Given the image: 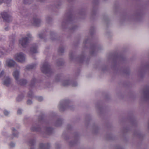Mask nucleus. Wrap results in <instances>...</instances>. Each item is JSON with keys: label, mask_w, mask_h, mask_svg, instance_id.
Returning <instances> with one entry per match:
<instances>
[{"label": "nucleus", "mask_w": 149, "mask_h": 149, "mask_svg": "<svg viewBox=\"0 0 149 149\" xmlns=\"http://www.w3.org/2000/svg\"><path fill=\"white\" fill-rule=\"evenodd\" d=\"M31 39V36L30 34H28L26 37L23 38L19 40V43L22 46L24 47H26L28 45L29 41Z\"/></svg>", "instance_id": "nucleus-1"}, {"label": "nucleus", "mask_w": 149, "mask_h": 149, "mask_svg": "<svg viewBox=\"0 0 149 149\" xmlns=\"http://www.w3.org/2000/svg\"><path fill=\"white\" fill-rule=\"evenodd\" d=\"M13 75L15 79L17 81L18 83L21 85H24L26 84L27 81L25 79H21L19 81L18 79L19 75V71L17 70L13 72Z\"/></svg>", "instance_id": "nucleus-2"}, {"label": "nucleus", "mask_w": 149, "mask_h": 149, "mask_svg": "<svg viewBox=\"0 0 149 149\" xmlns=\"http://www.w3.org/2000/svg\"><path fill=\"white\" fill-rule=\"evenodd\" d=\"M41 70L43 73L46 74L50 73L52 72L50 66L47 62L43 63L41 67Z\"/></svg>", "instance_id": "nucleus-3"}, {"label": "nucleus", "mask_w": 149, "mask_h": 149, "mask_svg": "<svg viewBox=\"0 0 149 149\" xmlns=\"http://www.w3.org/2000/svg\"><path fill=\"white\" fill-rule=\"evenodd\" d=\"M15 58L16 61L20 63L24 62L25 59L24 55L22 53H19L15 54Z\"/></svg>", "instance_id": "nucleus-4"}, {"label": "nucleus", "mask_w": 149, "mask_h": 149, "mask_svg": "<svg viewBox=\"0 0 149 149\" xmlns=\"http://www.w3.org/2000/svg\"><path fill=\"white\" fill-rule=\"evenodd\" d=\"M1 15L4 21L9 22L11 21L12 19L11 16L9 15L6 12H2Z\"/></svg>", "instance_id": "nucleus-5"}, {"label": "nucleus", "mask_w": 149, "mask_h": 149, "mask_svg": "<svg viewBox=\"0 0 149 149\" xmlns=\"http://www.w3.org/2000/svg\"><path fill=\"white\" fill-rule=\"evenodd\" d=\"M6 63L8 66L11 67L15 65V63L13 60L8 59L6 60Z\"/></svg>", "instance_id": "nucleus-6"}, {"label": "nucleus", "mask_w": 149, "mask_h": 149, "mask_svg": "<svg viewBox=\"0 0 149 149\" xmlns=\"http://www.w3.org/2000/svg\"><path fill=\"white\" fill-rule=\"evenodd\" d=\"M50 146V144L49 143L45 144L40 143L39 145V148L40 149H48Z\"/></svg>", "instance_id": "nucleus-7"}, {"label": "nucleus", "mask_w": 149, "mask_h": 149, "mask_svg": "<svg viewBox=\"0 0 149 149\" xmlns=\"http://www.w3.org/2000/svg\"><path fill=\"white\" fill-rule=\"evenodd\" d=\"M10 82V79L9 77H7L3 82V84L6 86H8Z\"/></svg>", "instance_id": "nucleus-8"}, {"label": "nucleus", "mask_w": 149, "mask_h": 149, "mask_svg": "<svg viewBox=\"0 0 149 149\" xmlns=\"http://www.w3.org/2000/svg\"><path fill=\"white\" fill-rule=\"evenodd\" d=\"M62 102H60L59 105L60 106V109H61V107L66 106V104L68 102V101L67 100H63L62 101Z\"/></svg>", "instance_id": "nucleus-9"}, {"label": "nucleus", "mask_w": 149, "mask_h": 149, "mask_svg": "<svg viewBox=\"0 0 149 149\" xmlns=\"http://www.w3.org/2000/svg\"><path fill=\"white\" fill-rule=\"evenodd\" d=\"M31 51L33 53L38 52L37 47L36 45H33L31 48Z\"/></svg>", "instance_id": "nucleus-10"}, {"label": "nucleus", "mask_w": 149, "mask_h": 149, "mask_svg": "<svg viewBox=\"0 0 149 149\" xmlns=\"http://www.w3.org/2000/svg\"><path fill=\"white\" fill-rule=\"evenodd\" d=\"M36 64L28 65L26 66V69L28 70H30L36 67Z\"/></svg>", "instance_id": "nucleus-11"}, {"label": "nucleus", "mask_w": 149, "mask_h": 149, "mask_svg": "<svg viewBox=\"0 0 149 149\" xmlns=\"http://www.w3.org/2000/svg\"><path fill=\"white\" fill-rule=\"evenodd\" d=\"M12 131L13 132V135L15 137H17L18 134V133L17 131L16 130L15 128L12 129Z\"/></svg>", "instance_id": "nucleus-12"}, {"label": "nucleus", "mask_w": 149, "mask_h": 149, "mask_svg": "<svg viewBox=\"0 0 149 149\" xmlns=\"http://www.w3.org/2000/svg\"><path fill=\"white\" fill-rule=\"evenodd\" d=\"M70 83V81L69 80H67L65 81L63 83V85L64 86H66L69 85Z\"/></svg>", "instance_id": "nucleus-13"}, {"label": "nucleus", "mask_w": 149, "mask_h": 149, "mask_svg": "<svg viewBox=\"0 0 149 149\" xmlns=\"http://www.w3.org/2000/svg\"><path fill=\"white\" fill-rule=\"evenodd\" d=\"M11 0H0V4L4 1L7 3H9L11 1Z\"/></svg>", "instance_id": "nucleus-14"}, {"label": "nucleus", "mask_w": 149, "mask_h": 149, "mask_svg": "<svg viewBox=\"0 0 149 149\" xmlns=\"http://www.w3.org/2000/svg\"><path fill=\"white\" fill-rule=\"evenodd\" d=\"M23 98V96L22 95H19L18 97H17L16 99L17 101H20L21 100H22Z\"/></svg>", "instance_id": "nucleus-15"}, {"label": "nucleus", "mask_w": 149, "mask_h": 149, "mask_svg": "<svg viewBox=\"0 0 149 149\" xmlns=\"http://www.w3.org/2000/svg\"><path fill=\"white\" fill-rule=\"evenodd\" d=\"M53 130V129L51 127H47V131L49 132V134L51 133L52 132Z\"/></svg>", "instance_id": "nucleus-16"}, {"label": "nucleus", "mask_w": 149, "mask_h": 149, "mask_svg": "<svg viewBox=\"0 0 149 149\" xmlns=\"http://www.w3.org/2000/svg\"><path fill=\"white\" fill-rule=\"evenodd\" d=\"M64 51V48L63 47H60L58 49V52L61 53H63Z\"/></svg>", "instance_id": "nucleus-17"}, {"label": "nucleus", "mask_w": 149, "mask_h": 149, "mask_svg": "<svg viewBox=\"0 0 149 149\" xmlns=\"http://www.w3.org/2000/svg\"><path fill=\"white\" fill-rule=\"evenodd\" d=\"M45 36V35L44 33H42L39 34V38H43Z\"/></svg>", "instance_id": "nucleus-18"}, {"label": "nucleus", "mask_w": 149, "mask_h": 149, "mask_svg": "<svg viewBox=\"0 0 149 149\" xmlns=\"http://www.w3.org/2000/svg\"><path fill=\"white\" fill-rule=\"evenodd\" d=\"M35 141L34 140H31L29 142V144L31 146H33L35 143Z\"/></svg>", "instance_id": "nucleus-19"}, {"label": "nucleus", "mask_w": 149, "mask_h": 149, "mask_svg": "<svg viewBox=\"0 0 149 149\" xmlns=\"http://www.w3.org/2000/svg\"><path fill=\"white\" fill-rule=\"evenodd\" d=\"M43 99V98L42 97H39L37 98V100L39 101H42Z\"/></svg>", "instance_id": "nucleus-20"}, {"label": "nucleus", "mask_w": 149, "mask_h": 149, "mask_svg": "<svg viewBox=\"0 0 149 149\" xmlns=\"http://www.w3.org/2000/svg\"><path fill=\"white\" fill-rule=\"evenodd\" d=\"M4 114L6 116L8 115L9 114V112L6 110H4Z\"/></svg>", "instance_id": "nucleus-21"}, {"label": "nucleus", "mask_w": 149, "mask_h": 149, "mask_svg": "<svg viewBox=\"0 0 149 149\" xmlns=\"http://www.w3.org/2000/svg\"><path fill=\"white\" fill-rule=\"evenodd\" d=\"M31 130L32 131H38L37 129L36 128L33 127H32L31 128Z\"/></svg>", "instance_id": "nucleus-22"}, {"label": "nucleus", "mask_w": 149, "mask_h": 149, "mask_svg": "<svg viewBox=\"0 0 149 149\" xmlns=\"http://www.w3.org/2000/svg\"><path fill=\"white\" fill-rule=\"evenodd\" d=\"M2 48L3 49V51H0V52L3 55L5 53V50L3 48Z\"/></svg>", "instance_id": "nucleus-23"}, {"label": "nucleus", "mask_w": 149, "mask_h": 149, "mask_svg": "<svg viewBox=\"0 0 149 149\" xmlns=\"http://www.w3.org/2000/svg\"><path fill=\"white\" fill-rule=\"evenodd\" d=\"M33 95V93L32 92H30L29 93L28 96L29 97H31Z\"/></svg>", "instance_id": "nucleus-24"}, {"label": "nucleus", "mask_w": 149, "mask_h": 149, "mask_svg": "<svg viewBox=\"0 0 149 149\" xmlns=\"http://www.w3.org/2000/svg\"><path fill=\"white\" fill-rule=\"evenodd\" d=\"M27 103L28 104H30L32 103V102L31 100H27Z\"/></svg>", "instance_id": "nucleus-25"}, {"label": "nucleus", "mask_w": 149, "mask_h": 149, "mask_svg": "<svg viewBox=\"0 0 149 149\" xmlns=\"http://www.w3.org/2000/svg\"><path fill=\"white\" fill-rule=\"evenodd\" d=\"M22 113L21 110L20 109H19L17 111V114H20Z\"/></svg>", "instance_id": "nucleus-26"}, {"label": "nucleus", "mask_w": 149, "mask_h": 149, "mask_svg": "<svg viewBox=\"0 0 149 149\" xmlns=\"http://www.w3.org/2000/svg\"><path fill=\"white\" fill-rule=\"evenodd\" d=\"M15 146V144L13 142L11 143L10 144V146L11 147H13Z\"/></svg>", "instance_id": "nucleus-27"}, {"label": "nucleus", "mask_w": 149, "mask_h": 149, "mask_svg": "<svg viewBox=\"0 0 149 149\" xmlns=\"http://www.w3.org/2000/svg\"><path fill=\"white\" fill-rule=\"evenodd\" d=\"M4 72L3 71H2L0 73V77H1L4 74Z\"/></svg>", "instance_id": "nucleus-28"}, {"label": "nucleus", "mask_w": 149, "mask_h": 149, "mask_svg": "<svg viewBox=\"0 0 149 149\" xmlns=\"http://www.w3.org/2000/svg\"><path fill=\"white\" fill-rule=\"evenodd\" d=\"M32 81L33 82L35 83L36 81V79H33L32 80Z\"/></svg>", "instance_id": "nucleus-29"}, {"label": "nucleus", "mask_w": 149, "mask_h": 149, "mask_svg": "<svg viewBox=\"0 0 149 149\" xmlns=\"http://www.w3.org/2000/svg\"><path fill=\"white\" fill-rule=\"evenodd\" d=\"M77 83L75 82V84H73L72 85L73 86H77Z\"/></svg>", "instance_id": "nucleus-30"}, {"label": "nucleus", "mask_w": 149, "mask_h": 149, "mask_svg": "<svg viewBox=\"0 0 149 149\" xmlns=\"http://www.w3.org/2000/svg\"><path fill=\"white\" fill-rule=\"evenodd\" d=\"M146 92L147 93H149V89H147L146 90Z\"/></svg>", "instance_id": "nucleus-31"}, {"label": "nucleus", "mask_w": 149, "mask_h": 149, "mask_svg": "<svg viewBox=\"0 0 149 149\" xmlns=\"http://www.w3.org/2000/svg\"><path fill=\"white\" fill-rule=\"evenodd\" d=\"M6 30H7V29H8L6 28Z\"/></svg>", "instance_id": "nucleus-32"}]
</instances>
